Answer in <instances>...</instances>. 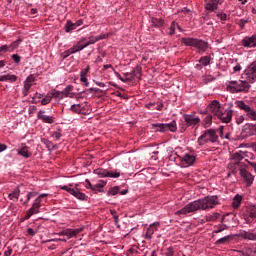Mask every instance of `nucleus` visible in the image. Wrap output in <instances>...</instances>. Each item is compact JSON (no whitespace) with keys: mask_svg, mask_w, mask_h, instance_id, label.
<instances>
[{"mask_svg":"<svg viewBox=\"0 0 256 256\" xmlns=\"http://www.w3.org/2000/svg\"><path fill=\"white\" fill-rule=\"evenodd\" d=\"M181 43L185 45V47H194V49H197V52L200 55H203L207 49H209V42L199 39V38H193V37H182Z\"/></svg>","mask_w":256,"mask_h":256,"instance_id":"20e7f679","label":"nucleus"},{"mask_svg":"<svg viewBox=\"0 0 256 256\" xmlns=\"http://www.w3.org/2000/svg\"><path fill=\"white\" fill-rule=\"evenodd\" d=\"M78 187L79 185L76 184L75 188H71L69 186H61V189L63 191H67V193H70V195H73V197H76V199H79L80 201H87V195L82 193Z\"/></svg>","mask_w":256,"mask_h":256,"instance_id":"6e6552de","label":"nucleus"},{"mask_svg":"<svg viewBox=\"0 0 256 256\" xmlns=\"http://www.w3.org/2000/svg\"><path fill=\"white\" fill-rule=\"evenodd\" d=\"M52 137H54V139H57V141H59L61 139V132H53Z\"/></svg>","mask_w":256,"mask_h":256,"instance_id":"e2e57ef3","label":"nucleus"},{"mask_svg":"<svg viewBox=\"0 0 256 256\" xmlns=\"http://www.w3.org/2000/svg\"><path fill=\"white\" fill-rule=\"evenodd\" d=\"M244 80H232L226 83V91L228 93H249L251 89V83L249 78H242Z\"/></svg>","mask_w":256,"mask_h":256,"instance_id":"f03ea898","label":"nucleus"},{"mask_svg":"<svg viewBox=\"0 0 256 256\" xmlns=\"http://www.w3.org/2000/svg\"><path fill=\"white\" fill-rule=\"evenodd\" d=\"M247 157H253V153L242 151V159H247Z\"/></svg>","mask_w":256,"mask_h":256,"instance_id":"bf43d9fd","label":"nucleus"},{"mask_svg":"<svg viewBox=\"0 0 256 256\" xmlns=\"http://www.w3.org/2000/svg\"><path fill=\"white\" fill-rule=\"evenodd\" d=\"M241 46L245 47L246 49H253L256 47V34L252 36H245L241 40Z\"/></svg>","mask_w":256,"mask_h":256,"instance_id":"ddd939ff","label":"nucleus"},{"mask_svg":"<svg viewBox=\"0 0 256 256\" xmlns=\"http://www.w3.org/2000/svg\"><path fill=\"white\" fill-rule=\"evenodd\" d=\"M52 99H56V101H61V99L64 98L63 96V92L62 91H58V90H53L51 92V96H50Z\"/></svg>","mask_w":256,"mask_h":256,"instance_id":"c9c22d12","label":"nucleus"},{"mask_svg":"<svg viewBox=\"0 0 256 256\" xmlns=\"http://www.w3.org/2000/svg\"><path fill=\"white\" fill-rule=\"evenodd\" d=\"M160 225L161 224L159 222H154L150 224L146 230L144 239H146L147 241H151V239H153V235L155 234V231H158Z\"/></svg>","mask_w":256,"mask_h":256,"instance_id":"4468645a","label":"nucleus"},{"mask_svg":"<svg viewBox=\"0 0 256 256\" xmlns=\"http://www.w3.org/2000/svg\"><path fill=\"white\" fill-rule=\"evenodd\" d=\"M113 73L119 79V81H122V83H129L131 81V78H123L119 72H117L115 69H113Z\"/></svg>","mask_w":256,"mask_h":256,"instance_id":"79ce46f5","label":"nucleus"},{"mask_svg":"<svg viewBox=\"0 0 256 256\" xmlns=\"http://www.w3.org/2000/svg\"><path fill=\"white\" fill-rule=\"evenodd\" d=\"M219 135L221 139H229V133H226L225 136H223V129L215 130V129H209L204 131V133L198 138L199 145H205V143H217L219 140Z\"/></svg>","mask_w":256,"mask_h":256,"instance_id":"7ed1b4c3","label":"nucleus"},{"mask_svg":"<svg viewBox=\"0 0 256 256\" xmlns=\"http://www.w3.org/2000/svg\"><path fill=\"white\" fill-rule=\"evenodd\" d=\"M196 157L193 154L186 153L184 156L181 158L182 164L186 165V167H191V165H194L196 161Z\"/></svg>","mask_w":256,"mask_h":256,"instance_id":"412c9836","label":"nucleus"},{"mask_svg":"<svg viewBox=\"0 0 256 256\" xmlns=\"http://www.w3.org/2000/svg\"><path fill=\"white\" fill-rule=\"evenodd\" d=\"M183 119L186 127H197L201 123V118L195 114H184Z\"/></svg>","mask_w":256,"mask_h":256,"instance_id":"9d476101","label":"nucleus"},{"mask_svg":"<svg viewBox=\"0 0 256 256\" xmlns=\"http://www.w3.org/2000/svg\"><path fill=\"white\" fill-rule=\"evenodd\" d=\"M177 27H178V23L175 21H172L169 28V33H168L170 37H173V35H175V30L177 29Z\"/></svg>","mask_w":256,"mask_h":256,"instance_id":"a19ab883","label":"nucleus"},{"mask_svg":"<svg viewBox=\"0 0 256 256\" xmlns=\"http://www.w3.org/2000/svg\"><path fill=\"white\" fill-rule=\"evenodd\" d=\"M232 159L235 162V165H241V161H243V151H238L232 155Z\"/></svg>","mask_w":256,"mask_h":256,"instance_id":"2f4dec72","label":"nucleus"},{"mask_svg":"<svg viewBox=\"0 0 256 256\" xmlns=\"http://www.w3.org/2000/svg\"><path fill=\"white\" fill-rule=\"evenodd\" d=\"M232 240H233V236L232 235L224 236V237L218 239L215 242V245H227V243H229Z\"/></svg>","mask_w":256,"mask_h":256,"instance_id":"c85d7f7f","label":"nucleus"},{"mask_svg":"<svg viewBox=\"0 0 256 256\" xmlns=\"http://www.w3.org/2000/svg\"><path fill=\"white\" fill-rule=\"evenodd\" d=\"M233 71H234V73H237L238 71H241V65L238 64V65L234 66Z\"/></svg>","mask_w":256,"mask_h":256,"instance_id":"338daca9","label":"nucleus"},{"mask_svg":"<svg viewBox=\"0 0 256 256\" xmlns=\"http://www.w3.org/2000/svg\"><path fill=\"white\" fill-rule=\"evenodd\" d=\"M83 41H85V38H81L76 45H73L71 48H69L70 51L72 52V55L75 53H79V51H83L84 46H81V43H83Z\"/></svg>","mask_w":256,"mask_h":256,"instance_id":"a878e982","label":"nucleus"},{"mask_svg":"<svg viewBox=\"0 0 256 256\" xmlns=\"http://www.w3.org/2000/svg\"><path fill=\"white\" fill-rule=\"evenodd\" d=\"M27 233L31 235V237H35V230L33 228H28Z\"/></svg>","mask_w":256,"mask_h":256,"instance_id":"0e129e2a","label":"nucleus"},{"mask_svg":"<svg viewBox=\"0 0 256 256\" xmlns=\"http://www.w3.org/2000/svg\"><path fill=\"white\" fill-rule=\"evenodd\" d=\"M242 239H248V241H256V233L243 231L240 233Z\"/></svg>","mask_w":256,"mask_h":256,"instance_id":"cd10ccee","label":"nucleus"},{"mask_svg":"<svg viewBox=\"0 0 256 256\" xmlns=\"http://www.w3.org/2000/svg\"><path fill=\"white\" fill-rule=\"evenodd\" d=\"M141 71H143V69L141 68V66L137 65L132 71H131V78L130 81L133 80L134 77H138V79H141Z\"/></svg>","mask_w":256,"mask_h":256,"instance_id":"c756f323","label":"nucleus"},{"mask_svg":"<svg viewBox=\"0 0 256 256\" xmlns=\"http://www.w3.org/2000/svg\"><path fill=\"white\" fill-rule=\"evenodd\" d=\"M236 107L238 109H241V111L246 113V116L248 119H251V121H256V111L255 109L251 108L249 105L245 103L243 100H237L235 102Z\"/></svg>","mask_w":256,"mask_h":256,"instance_id":"39448f33","label":"nucleus"},{"mask_svg":"<svg viewBox=\"0 0 256 256\" xmlns=\"http://www.w3.org/2000/svg\"><path fill=\"white\" fill-rule=\"evenodd\" d=\"M75 29H77V26L75 25V23L68 20L65 25L66 33H71V31H75Z\"/></svg>","mask_w":256,"mask_h":256,"instance_id":"58836bf2","label":"nucleus"},{"mask_svg":"<svg viewBox=\"0 0 256 256\" xmlns=\"http://www.w3.org/2000/svg\"><path fill=\"white\" fill-rule=\"evenodd\" d=\"M93 82L95 83V85H98V87H105V83H103V82H99L96 80H93Z\"/></svg>","mask_w":256,"mask_h":256,"instance_id":"774afa93","label":"nucleus"},{"mask_svg":"<svg viewBox=\"0 0 256 256\" xmlns=\"http://www.w3.org/2000/svg\"><path fill=\"white\" fill-rule=\"evenodd\" d=\"M81 231H83V228H76V229L68 228V229L60 232L59 235H65L66 237L71 239L73 237H77L79 235V233H81Z\"/></svg>","mask_w":256,"mask_h":256,"instance_id":"6ab92c4d","label":"nucleus"},{"mask_svg":"<svg viewBox=\"0 0 256 256\" xmlns=\"http://www.w3.org/2000/svg\"><path fill=\"white\" fill-rule=\"evenodd\" d=\"M242 201H243V197L237 194L232 201V206L234 207V209H239Z\"/></svg>","mask_w":256,"mask_h":256,"instance_id":"473e14b6","label":"nucleus"},{"mask_svg":"<svg viewBox=\"0 0 256 256\" xmlns=\"http://www.w3.org/2000/svg\"><path fill=\"white\" fill-rule=\"evenodd\" d=\"M69 55H73V52L71 51V49H68V50L64 51L63 53H61L60 57H61L62 61H65V59H67V57H69Z\"/></svg>","mask_w":256,"mask_h":256,"instance_id":"de8ad7c7","label":"nucleus"},{"mask_svg":"<svg viewBox=\"0 0 256 256\" xmlns=\"http://www.w3.org/2000/svg\"><path fill=\"white\" fill-rule=\"evenodd\" d=\"M81 83H84V87H87L89 85V80L87 79V76H80Z\"/></svg>","mask_w":256,"mask_h":256,"instance_id":"5fc2aeb1","label":"nucleus"},{"mask_svg":"<svg viewBox=\"0 0 256 256\" xmlns=\"http://www.w3.org/2000/svg\"><path fill=\"white\" fill-rule=\"evenodd\" d=\"M216 17H218V19H220V21H227V14H225V13H218L216 15Z\"/></svg>","mask_w":256,"mask_h":256,"instance_id":"6e6d98bb","label":"nucleus"},{"mask_svg":"<svg viewBox=\"0 0 256 256\" xmlns=\"http://www.w3.org/2000/svg\"><path fill=\"white\" fill-rule=\"evenodd\" d=\"M111 215H113L114 223H119V216L117 215V211L111 210Z\"/></svg>","mask_w":256,"mask_h":256,"instance_id":"4d7b16f0","label":"nucleus"},{"mask_svg":"<svg viewBox=\"0 0 256 256\" xmlns=\"http://www.w3.org/2000/svg\"><path fill=\"white\" fill-rule=\"evenodd\" d=\"M94 173L95 175H98V177H100L101 179L105 177H112L113 179H117L118 177H121V173L105 170L103 168L95 169Z\"/></svg>","mask_w":256,"mask_h":256,"instance_id":"9b49d317","label":"nucleus"},{"mask_svg":"<svg viewBox=\"0 0 256 256\" xmlns=\"http://www.w3.org/2000/svg\"><path fill=\"white\" fill-rule=\"evenodd\" d=\"M87 91H88V93H93V91L95 93H103V90H101L99 88H89Z\"/></svg>","mask_w":256,"mask_h":256,"instance_id":"052dcab7","label":"nucleus"},{"mask_svg":"<svg viewBox=\"0 0 256 256\" xmlns=\"http://www.w3.org/2000/svg\"><path fill=\"white\" fill-rule=\"evenodd\" d=\"M89 71H91V66L87 65L86 68L80 71V77H87Z\"/></svg>","mask_w":256,"mask_h":256,"instance_id":"09e8293b","label":"nucleus"},{"mask_svg":"<svg viewBox=\"0 0 256 256\" xmlns=\"http://www.w3.org/2000/svg\"><path fill=\"white\" fill-rule=\"evenodd\" d=\"M71 91H73V85L66 86V88L62 91L63 97H69Z\"/></svg>","mask_w":256,"mask_h":256,"instance_id":"c03bdc74","label":"nucleus"},{"mask_svg":"<svg viewBox=\"0 0 256 256\" xmlns=\"http://www.w3.org/2000/svg\"><path fill=\"white\" fill-rule=\"evenodd\" d=\"M32 87H33V84H29V82L24 81V85H23L24 89L30 91Z\"/></svg>","mask_w":256,"mask_h":256,"instance_id":"680f3d73","label":"nucleus"},{"mask_svg":"<svg viewBox=\"0 0 256 256\" xmlns=\"http://www.w3.org/2000/svg\"><path fill=\"white\" fill-rule=\"evenodd\" d=\"M199 63H201L203 67H207V65H211V56H202L199 59Z\"/></svg>","mask_w":256,"mask_h":256,"instance_id":"4c0bfd02","label":"nucleus"},{"mask_svg":"<svg viewBox=\"0 0 256 256\" xmlns=\"http://www.w3.org/2000/svg\"><path fill=\"white\" fill-rule=\"evenodd\" d=\"M71 111H74V113H81V104L72 105Z\"/></svg>","mask_w":256,"mask_h":256,"instance_id":"603ef678","label":"nucleus"},{"mask_svg":"<svg viewBox=\"0 0 256 256\" xmlns=\"http://www.w3.org/2000/svg\"><path fill=\"white\" fill-rule=\"evenodd\" d=\"M105 185H107V182L101 180L100 183L95 184V185L92 187V191H96V192H98V193H102L103 190H101V189H103V187H105Z\"/></svg>","mask_w":256,"mask_h":256,"instance_id":"f704fd0d","label":"nucleus"},{"mask_svg":"<svg viewBox=\"0 0 256 256\" xmlns=\"http://www.w3.org/2000/svg\"><path fill=\"white\" fill-rule=\"evenodd\" d=\"M240 175L244 179V181H245V183L247 184L248 187L253 185V181H255V176L253 174H251L247 170L241 168L240 169Z\"/></svg>","mask_w":256,"mask_h":256,"instance_id":"f3484780","label":"nucleus"},{"mask_svg":"<svg viewBox=\"0 0 256 256\" xmlns=\"http://www.w3.org/2000/svg\"><path fill=\"white\" fill-rule=\"evenodd\" d=\"M151 127L158 129H177V122L173 120L171 123H152Z\"/></svg>","mask_w":256,"mask_h":256,"instance_id":"aec40b11","label":"nucleus"},{"mask_svg":"<svg viewBox=\"0 0 256 256\" xmlns=\"http://www.w3.org/2000/svg\"><path fill=\"white\" fill-rule=\"evenodd\" d=\"M109 37V34H100L98 36H89V40L88 42H90V44L95 45V43H97L98 41H102V39H107Z\"/></svg>","mask_w":256,"mask_h":256,"instance_id":"b1692460","label":"nucleus"},{"mask_svg":"<svg viewBox=\"0 0 256 256\" xmlns=\"http://www.w3.org/2000/svg\"><path fill=\"white\" fill-rule=\"evenodd\" d=\"M18 155H21V157H24L25 159H29L33 153L29 151L28 146H23L21 149L18 150Z\"/></svg>","mask_w":256,"mask_h":256,"instance_id":"393cba45","label":"nucleus"},{"mask_svg":"<svg viewBox=\"0 0 256 256\" xmlns=\"http://www.w3.org/2000/svg\"><path fill=\"white\" fill-rule=\"evenodd\" d=\"M117 193H119V186L112 187L108 191V195H117Z\"/></svg>","mask_w":256,"mask_h":256,"instance_id":"864d4df0","label":"nucleus"},{"mask_svg":"<svg viewBox=\"0 0 256 256\" xmlns=\"http://www.w3.org/2000/svg\"><path fill=\"white\" fill-rule=\"evenodd\" d=\"M216 205H219L218 196H206L202 199L188 203L184 208L178 210L176 215H187V213H195V211H209L215 209Z\"/></svg>","mask_w":256,"mask_h":256,"instance_id":"f257e3e1","label":"nucleus"},{"mask_svg":"<svg viewBox=\"0 0 256 256\" xmlns=\"http://www.w3.org/2000/svg\"><path fill=\"white\" fill-rule=\"evenodd\" d=\"M38 119L43 121V123L53 124L55 123V120H53V116L45 115L44 110L38 111Z\"/></svg>","mask_w":256,"mask_h":256,"instance_id":"4be33fe9","label":"nucleus"},{"mask_svg":"<svg viewBox=\"0 0 256 256\" xmlns=\"http://www.w3.org/2000/svg\"><path fill=\"white\" fill-rule=\"evenodd\" d=\"M217 117L222 123H229L231 119H233V110H226L225 112L220 111Z\"/></svg>","mask_w":256,"mask_h":256,"instance_id":"a211bd4d","label":"nucleus"},{"mask_svg":"<svg viewBox=\"0 0 256 256\" xmlns=\"http://www.w3.org/2000/svg\"><path fill=\"white\" fill-rule=\"evenodd\" d=\"M51 96H47L46 98H43L41 103L42 105H48V103H51Z\"/></svg>","mask_w":256,"mask_h":256,"instance_id":"13d9d810","label":"nucleus"},{"mask_svg":"<svg viewBox=\"0 0 256 256\" xmlns=\"http://www.w3.org/2000/svg\"><path fill=\"white\" fill-rule=\"evenodd\" d=\"M19 195H21V190L16 189L8 195V198L10 201H19Z\"/></svg>","mask_w":256,"mask_h":256,"instance_id":"72a5a7b5","label":"nucleus"},{"mask_svg":"<svg viewBox=\"0 0 256 256\" xmlns=\"http://www.w3.org/2000/svg\"><path fill=\"white\" fill-rule=\"evenodd\" d=\"M229 229V224H224L220 222V224L214 226L213 235H217L219 233H223V231H227Z\"/></svg>","mask_w":256,"mask_h":256,"instance_id":"5701e85b","label":"nucleus"},{"mask_svg":"<svg viewBox=\"0 0 256 256\" xmlns=\"http://www.w3.org/2000/svg\"><path fill=\"white\" fill-rule=\"evenodd\" d=\"M242 79H248L250 83H255L256 79V61L252 62L242 74Z\"/></svg>","mask_w":256,"mask_h":256,"instance_id":"1a4fd4ad","label":"nucleus"},{"mask_svg":"<svg viewBox=\"0 0 256 256\" xmlns=\"http://www.w3.org/2000/svg\"><path fill=\"white\" fill-rule=\"evenodd\" d=\"M163 107H164V104L163 103H159V104H157L155 109H156V111H163Z\"/></svg>","mask_w":256,"mask_h":256,"instance_id":"69168bd1","label":"nucleus"},{"mask_svg":"<svg viewBox=\"0 0 256 256\" xmlns=\"http://www.w3.org/2000/svg\"><path fill=\"white\" fill-rule=\"evenodd\" d=\"M233 214H226L222 216L220 223H223L224 225H229V228L231 227V221H233Z\"/></svg>","mask_w":256,"mask_h":256,"instance_id":"7c9ffc66","label":"nucleus"},{"mask_svg":"<svg viewBox=\"0 0 256 256\" xmlns=\"http://www.w3.org/2000/svg\"><path fill=\"white\" fill-rule=\"evenodd\" d=\"M48 195L49 194H41L34 200L32 207L26 212L25 219H31L32 215L39 213V209H41V200Z\"/></svg>","mask_w":256,"mask_h":256,"instance_id":"423d86ee","label":"nucleus"},{"mask_svg":"<svg viewBox=\"0 0 256 256\" xmlns=\"http://www.w3.org/2000/svg\"><path fill=\"white\" fill-rule=\"evenodd\" d=\"M151 23H152V27L159 29L161 27H164L165 20L163 18H152Z\"/></svg>","mask_w":256,"mask_h":256,"instance_id":"bb28decb","label":"nucleus"},{"mask_svg":"<svg viewBox=\"0 0 256 256\" xmlns=\"http://www.w3.org/2000/svg\"><path fill=\"white\" fill-rule=\"evenodd\" d=\"M23 43V38H18L17 40L13 41L11 44L1 45L0 46V57L3 53H13L16 49H19V45Z\"/></svg>","mask_w":256,"mask_h":256,"instance_id":"0eeeda50","label":"nucleus"},{"mask_svg":"<svg viewBox=\"0 0 256 256\" xmlns=\"http://www.w3.org/2000/svg\"><path fill=\"white\" fill-rule=\"evenodd\" d=\"M19 77L15 74H6V81H9V83H15Z\"/></svg>","mask_w":256,"mask_h":256,"instance_id":"37998d69","label":"nucleus"},{"mask_svg":"<svg viewBox=\"0 0 256 256\" xmlns=\"http://www.w3.org/2000/svg\"><path fill=\"white\" fill-rule=\"evenodd\" d=\"M11 59L16 63V65H19L21 63V56L19 54H12Z\"/></svg>","mask_w":256,"mask_h":256,"instance_id":"3c124183","label":"nucleus"},{"mask_svg":"<svg viewBox=\"0 0 256 256\" xmlns=\"http://www.w3.org/2000/svg\"><path fill=\"white\" fill-rule=\"evenodd\" d=\"M37 81V76H35V74H30L26 80L24 82L29 83V84H33Z\"/></svg>","mask_w":256,"mask_h":256,"instance_id":"49530a36","label":"nucleus"},{"mask_svg":"<svg viewBox=\"0 0 256 256\" xmlns=\"http://www.w3.org/2000/svg\"><path fill=\"white\" fill-rule=\"evenodd\" d=\"M219 5H221V0H205V9L210 13L217 11Z\"/></svg>","mask_w":256,"mask_h":256,"instance_id":"dca6fc26","label":"nucleus"},{"mask_svg":"<svg viewBox=\"0 0 256 256\" xmlns=\"http://www.w3.org/2000/svg\"><path fill=\"white\" fill-rule=\"evenodd\" d=\"M221 217V214L214 212L213 214L207 217V221H217Z\"/></svg>","mask_w":256,"mask_h":256,"instance_id":"a18cd8bd","label":"nucleus"},{"mask_svg":"<svg viewBox=\"0 0 256 256\" xmlns=\"http://www.w3.org/2000/svg\"><path fill=\"white\" fill-rule=\"evenodd\" d=\"M207 111L208 113H212L216 117L219 115L221 112V103L217 100H213L208 106H207Z\"/></svg>","mask_w":256,"mask_h":256,"instance_id":"2eb2a0df","label":"nucleus"},{"mask_svg":"<svg viewBox=\"0 0 256 256\" xmlns=\"http://www.w3.org/2000/svg\"><path fill=\"white\" fill-rule=\"evenodd\" d=\"M242 137H251V135H256V129H247V130H242L241 133Z\"/></svg>","mask_w":256,"mask_h":256,"instance_id":"ea45409f","label":"nucleus"},{"mask_svg":"<svg viewBox=\"0 0 256 256\" xmlns=\"http://www.w3.org/2000/svg\"><path fill=\"white\" fill-rule=\"evenodd\" d=\"M249 23V19L242 18L238 21V25L241 29H245V25Z\"/></svg>","mask_w":256,"mask_h":256,"instance_id":"8fccbe9b","label":"nucleus"},{"mask_svg":"<svg viewBox=\"0 0 256 256\" xmlns=\"http://www.w3.org/2000/svg\"><path fill=\"white\" fill-rule=\"evenodd\" d=\"M212 123H213V116L207 115V116L204 118V120H203V122H202V125H203V127H205V129H207V128L211 127V124H212Z\"/></svg>","mask_w":256,"mask_h":256,"instance_id":"e433bc0d","label":"nucleus"},{"mask_svg":"<svg viewBox=\"0 0 256 256\" xmlns=\"http://www.w3.org/2000/svg\"><path fill=\"white\" fill-rule=\"evenodd\" d=\"M244 219L248 225L253 223L254 219H256V205H250L246 208Z\"/></svg>","mask_w":256,"mask_h":256,"instance_id":"f8f14e48","label":"nucleus"}]
</instances>
